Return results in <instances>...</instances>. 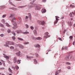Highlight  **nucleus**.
<instances>
[{"label": "nucleus", "instance_id": "obj_47", "mask_svg": "<svg viewBox=\"0 0 75 75\" xmlns=\"http://www.w3.org/2000/svg\"><path fill=\"white\" fill-rule=\"evenodd\" d=\"M35 55L36 57H38V54H36Z\"/></svg>", "mask_w": 75, "mask_h": 75}, {"label": "nucleus", "instance_id": "obj_30", "mask_svg": "<svg viewBox=\"0 0 75 75\" xmlns=\"http://www.w3.org/2000/svg\"><path fill=\"white\" fill-rule=\"evenodd\" d=\"M12 33L15 36L16 35V33H15L14 32H12Z\"/></svg>", "mask_w": 75, "mask_h": 75}, {"label": "nucleus", "instance_id": "obj_1", "mask_svg": "<svg viewBox=\"0 0 75 75\" xmlns=\"http://www.w3.org/2000/svg\"><path fill=\"white\" fill-rule=\"evenodd\" d=\"M30 4H31L32 5L31 6H30V8H32V7H36L35 10H40V6H37V4H32L31 3H30Z\"/></svg>", "mask_w": 75, "mask_h": 75}, {"label": "nucleus", "instance_id": "obj_50", "mask_svg": "<svg viewBox=\"0 0 75 75\" xmlns=\"http://www.w3.org/2000/svg\"><path fill=\"white\" fill-rule=\"evenodd\" d=\"M58 39L59 40H60V41H62V39H61V38H58Z\"/></svg>", "mask_w": 75, "mask_h": 75}, {"label": "nucleus", "instance_id": "obj_34", "mask_svg": "<svg viewBox=\"0 0 75 75\" xmlns=\"http://www.w3.org/2000/svg\"><path fill=\"white\" fill-rule=\"evenodd\" d=\"M57 23H58V21H55L54 23V24H56Z\"/></svg>", "mask_w": 75, "mask_h": 75}, {"label": "nucleus", "instance_id": "obj_25", "mask_svg": "<svg viewBox=\"0 0 75 75\" xmlns=\"http://www.w3.org/2000/svg\"><path fill=\"white\" fill-rule=\"evenodd\" d=\"M21 62V60H18V61H17V62L18 64H20Z\"/></svg>", "mask_w": 75, "mask_h": 75}, {"label": "nucleus", "instance_id": "obj_40", "mask_svg": "<svg viewBox=\"0 0 75 75\" xmlns=\"http://www.w3.org/2000/svg\"><path fill=\"white\" fill-rule=\"evenodd\" d=\"M30 28L31 29V30H34V27H33L32 26H31Z\"/></svg>", "mask_w": 75, "mask_h": 75}, {"label": "nucleus", "instance_id": "obj_14", "mask_svg": "<svg viewBox=\"0 0 75 75\" xmlns=\"http://www.w3.org/2000/svg\"><path fill=\"white\" fill-rule=\"evenodd\" d=\"M21 32V30H18L17 31V34H20Z\"/></svg>", "mask_w": 75, "mask_h": 75}, {"label": "nucleus", "instance_id": "obj_8", "mask_svg": "<svg viewBox=\"0 0 75 75\" xmlns=\"http://www.w3.org/2000/svg\"><path fill=\"white\" fill-rule=\"evenodd\" d=\"M28 14V17L29 18L30 20H31V14L29 13Z\"/></svg>", "mask_w": 75, "mask_h": 75}, {"label": "nucleus", "instance_id": "obj_11", "mask_svg": "<svg viewBox=\"0 0 75 75\" xmlns=\"http://www.w3.org/2000/svg\"><path fill=\"white\" fill-rule=\"evenodd\" d=\"M10 45H14L15 44L13 42H10Z\"/></svg>", "mask_w": 75, "mask_h": 75}, {"label": "nucleus", "instance_id": "obj_17", "mask_svg": "<svg viewBox=\"0 0 75 75\" xmlns=\"http://www.w3.org/2000/svg\"><path fill=\"white\" fill-rule=\"evenodd\" d=\"M34 63L35 64H37V61H36V60L35 59H34Z\"/></svg>", "mask_w": 75, "mask_h": 75}, {"label": "nucleus", "instance_id": "obj_42", "mask_svg": "<svg viewBox=\"0 0 75 75\" xmlns=\"http://www.w3.org/2000/svg\"><path fill=\"white\" fill-rule=\"evenodd\" d=\"M24 44H28V42H24Z\"/></svg>", "mask_w": 75, "mask_h": 75}, {"label": "nucleus", "instance_id": "obj_43", "mask_svg": "<svg viewBox=\"0 0 75 75\" xmlns=\"http://www.w3.org/2000/svg\"><path fill=\"white\" fill-rule=\"evenodd\" d=\"M6 15H3L2 17H3V18H4L5 17H6Z\"/></svg>", "mask_w": 75, "mask_h": 75}, {"label": "nucleus", "instance_id": "obj_36", "mask_svg": "<svg viewBox=\"0 0 75 75\" xmlns=\"http://www.w3.org/2000/svg\"><path fill=\"white\" fill-rule=\"evenodd\" d=\"M25 26H26V28H28V27H29L28 25L27 24H26Z\"/></svg>", "mask_w": 75, "mask_h": 75}, {"label": "nucleus", "instance_id": "obj_19", "mask_svg": "<svg viewBox=\"0 0 75 75\" xmlns=\"http://www.w3.org/2000/svg\"><path fill=\"white\" fill-rule=\"evenodd\" d=\"M18 39L19 40H21V41H23V39L20 38H18Z\"/></svg>", "mask_w": 75, "mask_h": 75}, {"label": "nucleus", "instance_id": "obj_10", "mask_svg": "<svg viewBox=\"0 0 75 75\" xmlns=\"http://www.w3.org/2000/svg\"><path fill=\"white\" fill-rule=\"evenodd\" d=\"M60 72V70L57 71L55 73V75H57Z\"/></svg>", "mask_w": 75, "mask_h": 75}, {"label": "nucleus", "instance_id": "obj_62", "mask_svg": "<svg viewBox=\"0 0 75 75\" xmlns=\"http://www.w3.org/2000/svg\"><path fill=\"white\" fill-rule=\"evenodd\" d=\"M28 18V17L27 16H26L25 17V18L26 19H27V18Z\"/></svg>", "mask_w": 75, "mask_h": 75}, {"label": "nucleus", "instance_id": "obj_35", "mask_svg": "<svg viewBox=\"0 0 75 75\" xmlns=\"http://www.w3.org/2000/svg\"><path fill=\"white\" fill-rule=\"evenodd\" d=\"M0 26L2 27H4V25H3V24H0Z\"/></svg>", "mask_w": 75, "mask_h": 75}, {"label": "nucleus", "instance_id": "obj_32", "mask_svg": "<svg viewBox=\"0 0 75 75\" xmlns=\"http://www.w3.org/2000/svg\"><path fill=\"white\" fill-rule=\"evenodd\" d=\"M4 34H1L0 35V36H1V37H4Z\"/></svg>", "mask_w": 75, "mask_h": 75}, {"label": "nucleus", "instance_id": "obj_48", "mask_svg": "<svg viewBox=\"0 0 75 75\" xmlns=\"http://www.w3.org/2000/svg\"><path fill=\"white\" fill-rule=\"evenodd\" d=\"M64 49H65V50H68V48L67 47H65Z\"/></svg>", "mask_w": 75, "mask_h": 75}, {"label": "nucleus", "instance_id": "obj_20", "mask_svg": "<svg viewBox=\"0 0 75 75\" xmlns=\"http://www.w3.org/2000/svg\"><path fill=\"white\" fill-rule=\"evenodd\" d=\"M36 39L37 40H41L42 39V38L41 37H38V38H37Z\"/></svg>", "mask_w": 75, "mask_h": 75}, {"label": "nucleus", "instance_id": "obj_15", "mask_svg": "<svg viewBox=\"0 0 75 75\" xmlns=\"http://www.w3.org/2000/svg\"><path fill=\"white\" fill-rule=\"evenodd\" d=\"M36 48H40V45H37L35 46Z\"/></svg>", "mask_w": 75, "mask_h": 75}, {"label": "nucleus", "instance_id": "obj_46", "mask_svg": "<svg viewBox=\"0 0 75 75\" xmlns=\"http://www.w3.org/2000/svg\"><path fill=\"white\" fill-rule=\"evenodd\" d=\"M73 38V37H72V36H70L69 38L70 39H71V38Z\"/></svg>", "mask_w": 75, "mask_h": 75}, {"label": "nucleus", "instance_id": "obj_28", "mask_svg": "<svg viewBox=\"0 0 75 75\" xmlns=\"http://www.w3.org/2000/svg\"><path fill=\"white\" fill-rule=\"evenodd\" d=\"M27 57L28 58H33V57H32L29 56H27Z\"/></svg>", "mask_w": 75, "mask_h": 75}, {"label": "nucleus", "instance_id": "obj_49", "mask_svg": "<svg viewBox=\"0 0 75 75\" xmlns=\"http://www.w3.org/2000/svg\"><path fill=\"white\" fill-rule=\"evenodd\" d=\"M14 16V15H11L10 17H13V16Z\"/></svg>", "mask_w": 75, "mask_h": 75}, {"label": "nucleus", "instance_id": "obj_23", "mask_svg": "<svg viewBox=\"0 0 75 75\" xmlns=\"http://www.w3.org/2000/svg\"><path fill=\"white\" fill-rule=\"evenodd\" d=\"M25 6H19L18 7V8H23Z\"/></svg>", "mask_w": 75, "mask_h": 75}, {"label": "nucleus", "instance_id": "obj_18", "mask_svg": "<svg viewBox=\"0 0 75 75\" xmlns=\"http://www.w3.org/2000/svg\"><path fill=\"white\" fill-rule=\"evenodd\" d=\"M4 57L6 59H9V57L7 56H4Z\"/></svg>", "mask_w": 75, "mask_h": 75}, {"label": "nucleus", "instance_id": "obj_13", "mask_svg": "<svg viewBox=\"0 0 75 75\" xmlns=\"http://www.w3.org/2000/svg\"><path fill=\"white\" fill-rule=\"evenodd\" d=\"M44 24H45V22L43 21L41 22L40 25H44Z\"/></svg>", "mask_w": 75, "mask_h": 75}, {"label": "nucleus", "instance_id": "obj_27", "mask_svg": "<svg viewBox=\"0 0 75 75\" xmlns=\"http://www.w3.org/2000/svg\"><path fill=\"white\" fill-rule=\"evenodd\" d=\"M10 48L11 50H13L14 48V47L13 46H11Z\"/></svg>", "mask_w": 75, "mask_h": 75}, {"label": "nucleus", "instance_id": "obj_39", "mask_svg": "<svg viewBox=\"0 0 75 75\" xmlns=\"http://www.w3.org/2000/svg\"><path fill=\"white\" fill-rule=\"evenodd\" d=\"M70 7H71V8H73L74 7V6H73L72 5H70Z\"/></svg>", "mask_w": 75, "mask_h": 75}, {"label": "nucleus", "instance_id": "obj_44", "mask_svg": "<svg viewBox=\"0 0 75 75\" xmlns=\"http://www.w3.org/2000/svg\"><path fill=\"white\" fill-rule=\"evenodd\" d=\"M72 13H70L69 14V16L70 17H72Z\"/></svg>", "mask_w": 75, "mask_h": 75}, {"label": "nucleus", "instance_id": "obj_63", "mask_svg": "<svg viewBox=\"0 0 75 75\" xmlns=\"http://www.w3.org/2000/svg\"><path fill=\"white\" fill-rule=\"evenodd\" d=\"M1 69H4V68H2Z\"/></svg>", "mask_w": 75, "mask_h": 75}, {"label": "nucleus", "instance_id": "obj_6", "mask_svg": "<svg viewBox=\"0 0 75 75\" xmlns=\"http://www.w3.org/2000/svg\"><path fill=\"white\" fill-rule=\"evenodd\" d=\"M11 22L13 24V25H14V26H16V25H17V23H16V22L14 21V20L13 19H12V20Z\"/></svg>", "mask_w": 75, "mask_h": 75}, {"label": "nucleus", "instance_id": "obj_38", "mask_svg": "<svg viewBox=\"0 0 75 75\" xmlns=\"http://www.w3.org/2000/svg\"><path fill=\"white\" fill-rule=\"evenodd\" d=\"M16 70H17L18 69H19V67H18L17 66V67H16Z\"/></svg>", "mask_w": 75, "mask_h": 75}, {"label": "nucleus", "instance_id": "obj_7", "mask_svg": "<svg viewBox=\"0 0 75 75\" xmlns=\"http://www.w3.org/2000/svg\"><path fill=\"white\" fill-rule=\"evenodd\" d=\"M46 11V9H42V13H44Z\"/></svg>", "mask_w": 75, "mask_h": 75}, {"label": "nucleus", "instance_id": "obj_9", "mask_svg": "<svg viewBox=\"0 0 75 75\" xmlns=\"http://www.w3.org/2000/svg\"><path fill=\"white\" fill-rule=\"evenodd\" d=\"M17 60V58L14 57L13 59V62L14 63H16V61Z\"/></svg>", "mask_w": 75, "mask_h": 75}, {"label": "nucleus", "instance_id": "obj_61", "mask_svg": "<svg viewBox=\"0 0 75 75\" xmlns=\"http://www.w3.org/2000/svg\"><path fill=\"white\" fill-rule=\"evenodd\" d=\"M66 31L65 30H64V32H63V33H64V34H65V32H66Z\"/></svg>", "mask_w": 75, "mask_h": 75}, {"label": "nucleus", "instance_id": "obj_57", "mask_svg": "<svg viewBox=\"0 0 75 75\" xmlns=\"http://www.w3.org/2000/svg\"><path fill=\"white\" fill-rule=\"evenodd\" d=\"M72 13L73 14H74V15L75 14V11H74V12H72Z\"/></svg>", "mask_w": 75, "mask_h": 75}, {"label": "nucleus", "instance_id": "obj_41", "mask_svg": "<svg viewBox=\"0 0 75 75\" xmlns=\"http://www.w3.org/2000/svg\"><path fill=\"white\" fill-rule=\"evenodd\" d=\"M69 25H72V22H69Z\"/></svg>", "mask_w": 75, "mask_h": 75}, {"label": "nucleus", "instance_id": "obj_22", "mask_svg": "<svg viewBox=\"0 0 75 75\" xmlns=\"http://www.w3.org/2000/svg\"><path fill=\"white\" fill-rule=\"evenodd\" d=\"M33 32L34 33V34L35 35V34H37V30H34V31H33Z\"/></svg>", "mask_w": 75, "mask_h": 75}, {"label": "nucleus", "instance_id": "obj_21", "mask_svg": "<svg viewBox=\"0 0 75 75\" xmlns=\"http://www.w3.org/2000/svg\"><path fill=\"white\" fill-rule=\"evenodd\" d=\"M6 26H7V27H10V25L8 24V23H6Z\"/></svg>", "mask_w": 75, "mask_h": 75}, {"label": "nucleus", "instance_id": "obj_45", "mask_svg": "<svg viewBox=\"0 0 75 75\" xmlns=\"http://www.w3.org/2000/svg\"><path fill=\"white\" fill-rule=\"evenodd\" d=\"M67 69H71V67H67Z\"/></svg>", "mask_w": 75, "mask_h": 75}, {"label": "nucleus", "instance_id": "obj_53", "mask_svg": "<svg viewBox=\"0 0 75 75\" xmlns=\"http://www.w3.org/2000/svg\"><path fill=\"white\" fill-rule=\"evenodd\" d=\"M56 21H58V20H59V19H58V18H56Z\"/></svg>", "mask_w": 75, "mask_h": 75}, {"label": "nucleus", "instance_id": "obj_3", "mask_svg": "<svg viewBox=\"0 0 75 75\" xmlns=\"http://www.w3.org/2000/svg\"><path fill=\"white\" fill-rule=\"evenodd\" d=\"M10 42H9L8 41H7L6 42V44L4 45V46L5 47H8V45H10Z\"/></svg>", "mask_w": 75, "mask_h": 75}, {"label": "nucleus", "instance_id": "obj_52", "mask_svg": "<svg viewBox=\"0 0 75 75\" xmlns=\"http://www.w3.org/2000/svg\"><path fill=\"white\" fill-rule=\"evenodd\" d=\"M2 21L3 22V23H4V22H5V21H4V19H3L2 20Z\"/></svg>", "mask_w": 75, "mask_h": 75}, {"label": "nucleus", "instance_id": "obj_33", "mask_svg": "<svg viewBox=\"0 0 75 75\" xmlns=\"http://www.w3.org/2000/svg\"><path fill=\"white\" fill-rule=\"evenodd\" d=\"M20 47H21V48L22 49L24 48V47L22 45H20Z\"/></svg>", "mask_w": 75, "mask_h": 75}, {"label": "nucleus", "instance_id": "obj_60", "mask_svg": "<svg viewBox=\"0 0 75 75\" xmlns=\"http://www.w3.org/2000/svg\"><path fill=\"white\" fill-rule=\"evenodd\" d=\"M13 29H16V27H13Z\"/></svg>", "mask_w": 75, "mask_h": 75}, {"label": "nucleus", "instance_id": "obj_58", "mask_svg": "<svg viewBox=\"0 0 75 75\" xmlns=\"http://www.w3.org/2000/svg\"><path fill=\"white\" fill-rule=\"evenodd\" d=\"M13 20H16V18L15 17H14V19H13Z\"/></svg>", "mask_w": 75, "mask_h": 75}, {"label": "nucleus", "instance_id": "obj_4", "mask_svg": "<svg viewBox=\"0 0 75 75\" xmlns=\"http://www.w3.org/2000/svg\"><path fill=\"white\" fill-rule=\"evenodd\" d=\"M16 54L19 57H22V53H21L20 51H19L17 53H16Z\"/></svg>", "mask_w": 75, "mask_h": 75}, {"label": "nucleus", "instance_id": "obj_64", "mask_svg": "<svg viewBox=\"0 0 75 75\" xmlns=\"http://www.w3.org/2000/svg\"><path fill=\"white\" fill-rule=\"evenodd\" d=\"M13 10H16L17 9H16V8H14Z\"/></svg>", "mask_w": 75, "mask_h": 75}, {"label": "nucleus", "instance_id": "obj_24", "mask_svg": "<svg viewBox=\"0 0 75 75\" xmlns=\"http://www.w3.org/2000/svg\"><path fill=\"white\" fill-rule=\"evenodd\" d=\"M38 23L40 25L41 23V21H38Z\"/></svg>", "mask_w": 75, "mask_h": 75}, {"label": "nucleus", "instance_id": "obj_5", "mask_svg": "<svg viewBox=\"0 0 75 75\" xmlns=\"http://www.w3.org/2000/svg\"><path fill=\"white\" fill-rule=\"evenodd\" d=\"M71 58V57L70 56H68L66 57L65 58L66 60H70Z\"/></svg>", "mask_w": 75, "mask_h": 75}, {"label": "nucleus", "instance_id": "obj_56", "mask_svg": "<svg viewBox=\"0 0 75 75\" xmlns=\"http://www.w3.org/2000/svg\"><path fill=\"white\" fill-rule=\"evenodd\" d=\"M64 16H62L61 17V19H64Z\"/></svg>", "mask_w": 75, "mask_h": 75}, {"label": "nucleus", "instance_id": "obj_37", "mask_svg": "<svg viewBox=\"0 0 75 75\" xmlns=\"http://www.w3.org/2000/svg\"><path fill=\"white\" fill-rule=\"evenodd\" d=\"M12 39H13V40H15V39H16V38L15 37V36H13L12 37Z\"/></svg>", "mask_w": 75, "mask_h": 75}, {"label": "nucleus", "instance_id": "obj_55", "mask_svg": "<svg viewBox=\"0 0 75 75\" xmlns=\"http://www.w3.org/2000/svg\"><path fill=\"white\" fill-rule=\"evenodd\" d=\"M21 18L20 17H19L18 18V19L19 20H21Z\"/></svg>", "mask_w": 75, "mask_h": 75}, {"label": "nucleus", "instance_id": "obj_2", "mask_svg": "<svg viewBox=\"0 0 75 75\" xmlns=\"http://www.w3.org/2000/svg\"><path fill=\"white\" fill-rule=\"evenodd\" d=\"M49 33L48 32H46L45 33V35L44 36L43 38H48V37H50V35H49Z\"/></svg>", "mask_w": 75, "mask_h": 75}, {"label": "nucleus", "instance_id": "obj_29", "mask_svg": "<svg viewBox=\"0 0 75 75\" xmlns=\"http://www.w3.org/2000/svg\"><path fill=\"white\" fill-rule=\"evenodd\" d=\"M66 64L67 65H70L71 63L68 62H67L66 63Z\"/></svg>", "mask_w": 75, "mask_h": 75}, {"label": "nucleus", "instance_id": "obj_31", "mask_svg": "<svg viewBox=\"0 0 75 75\" xmlns=\"http://www.w3.org/2000/svg\"><path fill=\"white\" fill-rule=\"evenodd\" d=\"M7 32L8 33H10L11 32V30H10V29H8L7 30Z\"/></svg>", "mask_w": 75, "mask_h": 75}, {"label": "nucleus", "instance_id": "obj_54", "mask_svg": "<svg viewBox=\"0 0 75 75\" xmlns=\"http://www.w3.org/2000/svg\"><path fill=\"white\" fill-rule=\"evenodd\" d=\"M1 30H2V31H4V29H1Z\"/></svg>", "mask_w": 75, "mask_h": 75}, {"label": "nucleus", "instance_id": "obj_12", "mask_svg": "<svg viewBox=\"0 0 75 75\" xmlns=\"http://www.w3.org/2000/svg\"><path fill=\"white\" fill-rule=\"evenodd\" d=\"M22 34H29V32H23Z\"/></svg>", "mask_w": 75, "mask_h": 75}, {"label": "nucleus", "instance_id": "obj_26", "mask_svg": "<svg viewBox=\"0 0 75 75\" xmlns=\"http://www.w3.org/2000/svg\"><path fill=\"white\" fill-rule=\"evenodd\" d=\"M4 8V6H0V8L1 9H3Z\"/></svg>", "mask_w": 75, "mask_h": 75}, {"label": "nucleus", "instance_id": "obj_51", "mask_svg": "<svg viewBox=\"0 0 75 75\" xmlns=\"http://www.w3.org/2000/svg\"><path fill=\"white\" fill-rule=\"evenodd\" d=\"M55 17L56 18H59V17H58V16H56Z\"/></svg>", "mask_w": 75, "mask_h": 75}, {"label": "nucleus", "instance_id": "obj_16", "mask_svg": "<svg viewBox=\"0 0 75 75\" xmlns=\"http://www.w3.org/2000/svg\"><path fill=\"white\" fill-rule=\"evenodd\" d=\"M8 70L10 72H12V70H11V69H10V67L8 68Z\"/></svg>", "mask_w": 75, "mask_h": 75}, {"label": "nucleus", "instance_id": "obj_59", "mask_svg": "<svg viewBox=\"0 0 75 75\" xmlns=\"http://www.w3.org/2000/svg\"><path fill=\"white\" fill-rule=\"evenodd\" d=\"M42 1L43 2H45V1H46V0H43Z\"/></svg>", "mask_w": 75, "mask_h": 75}]
</instances>
